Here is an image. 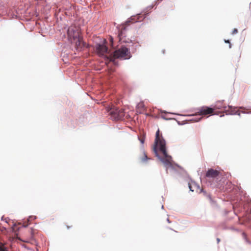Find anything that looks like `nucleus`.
Masks as SVG:
<instances>
[{"label": "nucleus", "mask_w": 251, "mask_h": 251, "mask_svg": "<svg viewBox=\"0 0 251 251\" xmlns=\"http://www.w3.org/2000/svg\"><path fill=\"white\" fill-rule=\"evenodd\" d=\"M167 221L169 222V223H170V221H169V219L168 218L167 219Z\"/></svg>", "instance_id": "22"}, {"label": "nucleus", "mask_w": 251, "mask_h": 251, "mask_svg": "<svg viewBox=\"0 0 251 251\" xmlns=\"http://www.w3.org/2000/svg\"><path fill=\"white\" fill-rule=\"evenodd\" d=\"M96 51L100 56L104 55L107 52L108 48L103 44H98L97 45Z\"/></svg>", "instance_id": "7"}, {"label": "nucleus", "mask_w": 251, "mask_h": 251, "mask_svg": "<svg viewBox=\"0 0 251 251\" xmlns=\"http://www.w3.org/2000/svg\"><path fill=\"white\" fill-rule=\"evenodd\" d=\"M159 132V130L158 129L156 133L153 151L156 155L164 164L167 170L169 167L173 166L172 157L168 154L166 149L165 141L162 138V135L160 136Z\"/></svg>", "instance_id": "1"}, {"label": "nucleus", "mask_w": 251, "mask_h": 251, "mask_svg": "<svg viewBox=\"0 0 251 251\" xmlns=\"http://www.w3.org/2000/svg\"><path fill=\"white\" fill-rule=\"evenodd\" d=\"M225 43H230V42H229V40H225Z\"/></svg>", "instance_id": "20"}, {"label": "nucleus", "mask_w": 251, "mask_h": 251, "mask_svg": "<svg viewBox=\"0 0 251 251\" xmlns=\"http://www.w3.org/2000/svg\"><path fill=\"white\" fill-rule=\"evenodd\" d=\"M189 188L190 191L194 192L195 191L198 192L200 190V187L195 182L189 183Z\"/></svg>", "instance_id": "10"}, {"label": "nucleus", "mask_w": 251, "mask_h": 251, "mask_svg": "<svg viewBox=\"0 0 251 251\" xmlns=\"http://www.w3.org/2000/svg\"><path fill=\"white\" fill-rule=\"evenodd\" d=\"M220 172L213 169H209L206 173V176L207 177L215 178L218 176Z\"/></svg>", "instance_id": "8"}, {"label": "nucleus", "mask_w": 251, "mask_h": 251, "mask_svg": "<svg viewBox=\"0 0 251 251\" xmlns=\"http://www.w3.org/2000/svg\"><path fill=\"white\" fill-rule=\"evenodd\" d=\"M149 158H148L147 157V155L146 154V153L144 152L143 153V156L141 157V160L142 162H145V161H146L147 160H148Z\"/></svg>", "instance_id": "13"}, {"label": "nucleus", "mask_w": 251, "mask_h": 251, "mask_svg": "<svg viewBox=\"0 0 251 251\" xmlns=\"http://www.w3.org/2000/svg\"><path fill=\"white\" fill-rule=\"evenodd\" d=\"M238 33V30H237V29H236V28H234V29L233 30L232 32V34H236V33Z\"/></svg>", "instance_id": "15"}, {"label": "nucleus", "mask_w": 251, "mask_h": 251, "mask_svg": "<svg viewBox=\"0 0 251 251\" xmlns=\"http://www.w3.org/2000/svg\"><path fill=\"white\" fill-rule=\"evenodd\" d=\"M66 227H67V229H69L70 227H72V226H66Z\"/></svg>", "instance_id": "19"}, {"label": "nucleus", "mask_w": 251, "mask_h": 251, "mask_svg": "<svg viewBox=\"0 0 251 251\" xmlns=\"http://www.w3.org/2000/svg\"><path fill=\"white\" fill-rule=\"evenodd\" d=\"M73 41L75 42V47L77 50L82 49V48L85 46L81 36L78 38V39H76L75 40Z\"/></svg>", "instance_id": "9"}, {"label": "nucleus", "mask_w": 251, "mask_h": 251, "mask_svg": "<svg viewBox=\"0 0 251 251\" xmlns=\"http://www.w3.org/2000/svg\"><path fill=\"white\" fill-rule=\"evenodd\" d=\"M106 110L111 118L114 120H120L125 116L124 110L122 108L119 109L113 106L110 108L107 107Z\"/></svg>", "instance_id": "5"}, {"label": "nucleus", "mask_w": 251, "mask_h": 251, "mask_svg": "<svg viewBox=\"0 0 251 251\" xmlns=\"http://www.w3.org/2000/svg\"><path fill=\"white\" fill-rule=\"evenodd\" d=\"M201 119V118H199V120H194V119H192L191 120H192V121H195V122H198V121H200Z\"/></svg>", "instance_id": "18"}, {"label": "nucleus", "mask_w": 251, "mask_h": 251, "mask_svg": "<svg viewBox=\"0 0 251 251\" xmlns=\"http://www.w3.org/2000/svg\"><path fill=\"white\" fill-rule=\"evenodd\" d=\"M131 55L129 49L125 47H122L116 50L113 55H110L107 58L110 61H113L115 58H122L123 59H129Z\"/></svg>", "instance_id": "4"}, {"label": "nucleus", "mask_w": 251, "mask_h": 251, "mask_svg": "<svg viewBox=\"0 0 251 251\" xmlns=\"http://www.w3.org/2000/svg\"><path fill=\"white\" fill-rule=\"evenodd\" d=\"M217 243H219L220 241V240L219 238H217Z\"/></svg>", "instance_id": "21"}, {"label": "nucleus", "mask_w": 251, "mask_h": 251, "mask_svg": "<svg viewBox=\"0 0 251 251\" xmlns=\"http://www.w3.org/2000/svg\"><path fill=\"white\" fill-rule=\"evenodd\" d=\"M140 141L142 144H143L144 143L145 139L144 138H140Z\"/></svg>", "instance_id": "16"}, {"label": "nucleus", "mask_w": 251, "mask_h": 251, "mask_svg": "<svg viewBox=\"0 0 251 251\" xmlns=\"http://www.w3.org/2000/svg\"><path fill=\"white\" fill-rule=\"evenodd\" d=\"M68 36L69 40H75L76 39L81 37L80 28L75 25L70 26L68 29Z\"/></svg>", "instance_id": "6"}, {"label": "nucleus", "mask_w": 251, "mask_h": 251, "mask_svg": "<svg viewBox=\"0 0 251 251\" xmlns=\"http://www.w3.org/2000/svg\"><path fill=\"white\" fill-rule=\"evenodd\" d=\"M221 102L219 101L217 102L216 106L213 107H209L206 106H203L201 107H200L198 109V111L197 112L196 115H201V116H205L207 115H213L214 114L215 110L216 108L218 109H222L223 108L224 110L226 111H227L228 112V114H237L240 115V113H238V111H236L235 108L233 109L232 107L230 106H228V109H226V106H221L220 104H221Z\"/></svg>", "instance_id": "2"}, {"label": "nucleus", "mask_w": 251, "mask_h": 251, "mask_svg": "<svg viewBox=\"0 0 251 251\" xmlns=\"http://www.w3.org/2000/svg\"><path fill=\"white\" fill-rule=\"evenodd\" d=\"M145 17L141 16V14H138L136 16H132L129 19H128L124 24L122 25L121 30L119 32L118 36L119 42L121 43L131 42V40L129 38H126L125 35V30H126V26L129 25L130 24L141 21Z\"/></svg>", "instance_id": "3"}, {"label": "nucleus", "mask_w": 251, "mask_h": 251, "mask_svg": "<svg viewBox=\"0 0 251 251\" xmlns=\"http://www.w3.org/2000/svg\"><path fill=\"white\" fill-rule=\"evenodd\" d=\"M0 251H8L7 248L4 246V245L1 244L0 245Z\"/></svg>", "instance_id": "14"}, {"label": "nucleus", "mask_w": 251, "mask_h": 251, "mask_svg": "<svg viewBox=\"0 0 251 251\" xmlns=\"http://www.w3.org/2000/svg\"><path fill=\"white\" fill-rule=\"evenodd\" d=\"M110 42H111V44H113V38L112 37H110Z\"/></svg>", "instance_id": "17"}, {"label": "nucleus", "mask_w": 251, "mask_h": 251, "mask_svg": "<svg viewBox=\"0 0 251 251\" xmlns=\"http://www.w3.org/2000/svg\"><path fill=\"white\" fill-rule=\"evenodd\" d=\"M6 7L0 0V15L3 14L6 12Z\"/></svg>", "instance_id": "11"}, {"label": "nucleus", "mask_w": 251, "mask_h": 251, "mask_svg": "<svg viewBox=\"0 0 251 251\" xmlns=\"http://www.w3.org/2000/svg\"><path fill=\"white\" fill-rule=\"evenodd\" d=\"M137 108L139 109L140 112L145 110V106L143 102H140L138 104Z\"/></svg>", "instance_id": "12"}]
</instances>
